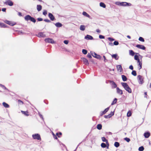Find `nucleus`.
Masks as SVG:
<instances>
[{
  "label": "nucleus",
  "mask_w": 151,
  "mask_h": 151,
  "mask_svg": "<svg viewBox=\"0 0 151 151\" xmlns=\"http://www.w3.org/2000/svg\"><path fill=\"white\" fill-rule=\"evenodd\" d=\"M4 4L6 5H8L10 6H12L13 5V2L10 0H6V1L4 2Z\"/></svg>",
  "instance_id": "nucleus-7"
},
{
  "label": "nucleus",
  "mask_w": 151,
  "mask_h": 151,
  "mask_svg": "<svg viewBox=\"0 0 151 151\" xmlns=\"http://www.w3.org/2000/svg\"><path fill=\"white\" fill-rule=\"evenodd\" d=\"M109 107H108L106 109L104 110V111H103L101 112V114H100V115L101 116H102L103 114H105L109 110Z\"/></svg>",
  "instance_id": "nucleus-14"
},
{
  "label": "nucleus",
  "mask_w": 151,
  "mask_h": 151,
  "mask_svg": "<svg viewBox=\"0 0 151 151\" xmlns=\"http://www.w3.org/2000/svg\"><path fill=\"white\" fill-rule=\"evenodd\" d=\"M31 17L29 15H27L25 16L24 17V19L25 20L27 21H28V20H30V19Z\"/></svg>",
  "instance_id": "nucleus-16"
},
{
  "label": "nucleus",
  "mask_w": 151,
  "mask_h": 151,
  "mask_svg": "<svg viewBox=\"0 0 151 151\" xmlns=\"http://www.w3.org/2000/svg\"><path fill=\"white\" fill-rule=\"evenodd\" d=\"M139 69H140L142 68V63L141 62L139 63Z\"/></svg>",
  "instance_id": "nucleus-48"
},
{
  "label": "nucleus",
  "mask_w": 151,
  "mask_h": 151,
  "mask_svg": "<svg viewBox=\"0 0 151 151\" xmlns=\"http://www.w3.org/2000/svg\"><path fill=\"white\" fill-rule=\"evenodd\" d=\"M44 21L46 22H48V23L51 22V21L50 20H49V19H45L44 20Z\"/></svg>",
  "instance_id": "nucleus-49"
},
{
  "label": "nucleus",
  "mask_w": 151,
  "mask_h": 151,
  "mask_svg": "<svg viewBox=\"0 0 151 151\" xmlns=\"http://www.w3.org/2000/svg\"><path fill=\"white\" fill-rule=\"evenodd\" d=\"M139 40L142 42H144L145 41L144 39L142 37H139Z\"/></svg>",
  "instance_id": "nucleus-39"
},
{
  "label": "nucleus",
  "mask_w": 151,
  "mask_h": 151,
  "mask_svg": "<svg viewBox=\"0 0 151 151\" xmlns=\"http://www.w3.org/2000/svg\"><path fill=\"white\" fill-rule=\"evenodd\" d=\"M124 140L127 141V142H129L130 141V139L129 138L126 137L124 139Z\"/></svg>",
  "instance_id": "nucleus-46"
},
{
  "label": "nucleus",
  "mask_w": 151,
  "mask_h": 151,
  "mask_svg": "<svg viewBox=\"0 0 151 151\" xmlns=\"http://www.w3.org/2000/svg\"><path fill=\"white\" fill-rule=\"evenodd\" d=\"M4 85H3L1 84H0V86L3 88L4 87Z\"/></svg>",
  "instance_id": "nucleus-62"
},
{
  "label": "nucleus",
  "mask_w": 151,
  "mask_h": 151,
  "mask_svg": "<svg viewBox=\"0 0 151 151\" xmlns=\"http://www.w3.org/2000/svg\"><path fill=\"white\" fill-rule=\"evenodd\" d=\"M132 115V113L131 112L129 111H128L127 114V116L128 117H129L131 116Z\"/></svg>",
  "instance_id": "nucleus-38"
},
{
  "label": "nucleus",
  "mask_w": 151,
  "mask_h": 151,
  "mask_svg": "<svg viewBox=\"0 0 151 151\" xmlns=\"http://www.w3.org/2000/svg\"><path fill=\"white\" fill-rule=\"evenodd\" d=\"M82 59L85 65H88L89 64L88 61L86 58H82Z\"/></svg>",
  "instance_id": "nucleus-12"
},
{
  "label": "nucleus",
  "mask_w": 151,
  "mask_h": 151,
  "mask_svg": "<svg viewBox=\"0 0 151 151\" xmlns=\"http://www.w3.org/2000/svg\"><path fill=\"white\" fill-rule=\"evenodd\" d=\"M111 116H112V115H111L109 114V115H105L104 116V117L105 118L108 119V118H110Z\"/></svg>",
  "instance_id": "nucleus-35"
},
{
  "label": "nucleus",
  "mask_w": 151,
  "mask_h": 151,
  "mask_svg": "<svg viewBox=\"0 0 151 151\" xmlns=\"http://www.w3.org/2000/svg\"><path fill=\"white\" fill-rule=\"evenodd\" d=\"M111 57L113 58H114L116 60H118L119 59V57H118L117 54H114L111 55Z\"/></svg>",
  "instance_id": "nucleus-15"
},
{
  "label": "nucleus",
  "mask_w": 151,
  "mask_h": 151,
  "mask_svg": "<svg viewBox=\"0 0 151 151\" xmlns=\"http://www.w3.org/2000/svg\"><path fill=\"white\" fill-rule=\"evenodd\" d=\"M48 16L51 21H53L55 19L53 15L51 13H49Z\"/></svg>",
  "instance_id": "nucleus-10"
},
{
  "label": "nucleus",
  "mask_w": 151,
  "mask_h": 151,
  "mask_svg": "<svg viewBox=\"0 0 151 151\" xmlns=\"http://www.w3.org/2000/svg\"><path fill=\"white\" fill-rule=\"evenodd\" d=\"M39 115L40 116V117L41 118H42V120H43V117L40 114V113H39Z\"/></svg>",
  "instance_id": "nucleus-57"
},
{
  "label": "nucleus",
  "mask_w": 151,
  "mask_h": 151,
  "mask_svg": "<svg viewBox=\"0 0 151 151\" xmlns=\"http://www.w3.org/2000/svg\"><path fill=\"white\" fill-rule=\"evenodd\" d=\"M55 26L58 27H60L62 26V24L60 22H57L55 24Z\"/></svg>",
  "instance_id": "nucleus-24"
},
{
  "label": "nucleus",
  "mask_w": 151,
  "mask_h": 151,
  "mask_svg": "<svg viewBox=\"0 0 151 151\" xmlns=\"http://www.w3.org/2000/svg\"><path fill=\"white\" fill-rule=\"evenodd\" d=\"M91 55L93 56L97 59H101V56L99 55H97L96 53L94 52H91Z\"/></svg>",
  "instance_id": "nucleus-3"
},
{
  "label": "nucleus",
  "mask_w": 151,
  "mask_h": 151,
  "mask_svg": "<svg viewBox=\"0 0 151 151\" xmlns=\"http://www.w3.org/2000/svg\"><path fill=\"white\" fill-rule=\"evenodd\" d=\"M0 27L6 28L7 27V25L4 23H1L0 26Z\"/></svg>",
  "instance_id": "nucleus-31"
},
{
  "label": "nucleus",
  "mask_w": 151,
  "mask_h": 151,
  "mask_svg": "<svg viewBox=\"0 0 151 151\" xmlns=\"http://www.w3.org/2000/svg\"><path fill=\"white\" fill-rule=\"evenodd\" d=\"M119 44V43L118 41H115L114 42L113 45H118Z\"/></svg>",
  "instance_id": "nucleus-43"
},
{
  "label": "nucleus",
  "mask_w": 151,
  "mask_h": 151,
  "mask_svg": "<svg viewBox=\"0 0 151 151\" xmlns=\"http://www.w3.org/2000/svg\"><path fill=\"white\" fill-rule=\"evenodd\" d=\"M82 52L84 54L86 55L87 53V51L86 50L83 49Z\"/></svg>",
  "instance_id": "nucleus-41"
},
{
  "label": "nucleus",
  "mask_w": 151,
  "mask_h": 151,
  "mask_svg": "<svg viewBox=\"0 0 151 151\" xmlns=\"http://www.w3.org/2000/svg\"><path fill=\"white\" fill-rule=\"evenodd\" d=\"M47 14V11L46 10H44L43 12V14L44 15H46Z\"/></svg>",
  "instance_id": "nucleus-47"
},
{
  "label": "nucleus",
  "mask_w": 151,
  "mask_h": 151,
  "mask_svg": "<svg viewBox=\"0 0 151 151\" xmlns=\"http://www.w3.org/2000/svg\"><path fill=\"white\" fill-rule=\"evenodd\" d=\"M114 145L116 147H118L119 146V143L118 142H116L114 143Z\"/></svg>",
  "instance_id": "nucleus-33"
},
{
  "label": "nucleus",
  "mask_w": 151,
  "mask_h": 151,
  "mask_svg": "<svg viewBox=\"0 0 151 151\" xmlns=\"http://www.w3.org/2000/svg\"><path fill=\"white\" fill-rule=\"evenodd\" d=\"M129 68L132 70H133V66L132 65H130L129 66Z\"/></svg>",
  "instance_id": "nucleus-56"
},
{
  "label": "nucleus",
  "mask_w": 151,
  "mask_h": 151,
  "mask_svg": "<svg viewBox=\"0 0 151 151\" xmlns=\"http://www.w3.org/2000/svg\"><path fill=\"white\" fill-rule=\"evenodd\" d=\"M109 45L111 46H114L113 44L111 42H109Z\"/></svg>",
  "instance_id": "nucleus-55"
},
{
  "label": "nucleus",
  "mask_w": 151,
  "mask_h": 151,
  "mask_svg": "<svg viewBox=\"0 0 151 151\" xmlns=\"http://www.w3.org/2000/svg\"><path fill=\"white\" fill-rule=\"evenodd\" d=\"M129 55L132 56H134L135 54L134 52L132 50H129Z\"/></svg>",
  "instance_id": "nucleus-29"
},
{
  "label": "nucleus",
  "mask_w": 151,
  "mask_h": 151,
  "mask_svg": "<svg viewBox=\"0 0 151 151\" xmlns=\"http://www.w3.org/2000/svg\"><path fill=\"white\" fill-rule=\"evenodd\" d=\"M117 92L120 95H122L123 94L122 91L118 87L116 88Z\"/></svg>",
  "instance_id": "nucleus-17"
},
{
  "label": "nucleus",
  "mask_w": 151,
  "mask_h": 151,
  "mask_svg": "<svg viewBox=\"0 0 151 151\" xmlns=\"http://www.w3.org/2000/svg\"><path fill=\"white\" fill-rule=\"evenodd\" d=\"M132 74L134 76L137 75L136 72L135 70H133L132 72Z\"/></svg>",
  "instance_id": "nucleus-40"
},
{
  "label": "nucleus",
  "mask_w": 151,
  "mask_h": 151,
  "mask_svg": "<svg viewBox=\"0 0 151 151\" xmlns=\"http://www.w3.org/2000/svg\"><path fill=\"white\" fill-rule=\"evenodd\" d=\"M37 19L38 21H41L43 20V19L41 18H37Z\"/></svg>",
  "instance_id": "nucleus-54"
},
{
  "label": "nucleus",
  "mask_w": 151,
  "mask_h": 151,
  "mask_svg": "<svg viewBox=\"0 0 151 151\" xmlns=\"http://www.w3.org/2000/svg\"><path fill=\"white\" fill-rule=\"evenodd\" d=\"M102 140V141L104 142H105L106 143V144L107 145H109V143H108V140L106 139V138L104 137H103L101 138Z\"/></svg>",
  "instance_id": "nucleus-19"
},
{
  "label": "nucleus",
  "mask_w": 151,
  "mask_h": 151,
  "mask_svg": "<svg viewBox=\"0 0 151 151\" xmlns=\"http://www.w3.org/2000/svg\"><path fill=\"white\" fill-rule=\"evenodd\" d=\"M109 114L111 115H112V116L113 115H114V112H112V111H111V112Z\"/></svg>",
  "instance_id": "nucleus-59"
},
{
  "label": "nucleus",
  "mask_w": 151,
  "mask_h": 151,
  "mask_svg": "<svg viewBox=\"0 0 151 151\" xmlns=\"http://www.w3.org/2000/svg\"><path fill=\"white\" fill-rule=\"evenodd\" d=\"M127 38H129V39H130L131 38V37L129 35H127Z\"/></svg>",
  "instance_id": "nucleus-64"
},
{
  "label": "nucleus",
  "mask_w": 151,
  "mask_h": 151,
  "mask_svg": "<svg viewBox=\"0 0 151 151\" xmlns=\"http://www.w3.org/2000/svg\"><path fill=\"white\" fill-rule=\"evenodd\" d=\"M4 22L6 24L11 26H13L16 24V23L13 22L11 21H9L8 20H5Z\"/></svg>",
  "instance_id": "nucleus-8"
},
{
  "label": "nucleus",
  "mask_w": 151,
  "mask_h": 151,
  "mask_svg": "<svg viewBox=\"0 0 151 151\" xmlns=\"http://www.w3.org/2000/svg\"><path fill=\"white\" fill-rule=\"evenodd\" d=\"M37 36L38 37H45L46 36V35L45 34H44V33H43V32H40L37 35Z\"/></svg>",
  "instance_id": "nucleus-11"
},
{
  "label": "nucleus",
  "mask_w": 151,
  "mask_h": 151,
  "mask_svg": "<svg viewBox=\"0 0 151 151\" xmlns=\"http://www.w3.org/2000/svg\"><path fill=\"white\" fill-rule=\"evenodd\" d=\"M100 6L101 7H103L104 8H105L106 7V5L103 2L100 3Z\"/></svg>",
  "instance_id": "nucleus-30"
},
{
  "label": "nucleus",
  "mask_w": 151,
  "mask_h": 151,
  "mask_svg": "<svg viewBox=\"0 0 151 151\" xmlns=\"http://www.w3.org/2000/svg\"><path fill=\"white\" fill-rule=\"evenodd\" d=\"M99 37L100 39H104L105 38L104 36L101 35H99Z\"/></svg>",
  "instance_id": "nucleus-51"
},
{
  "label": "nucleus",
  "mask_w": 151,
  "mask_h": 151,
  "mask_svg": "<svg viewBox=\"0 0 151 151\" xmlns=\"http://www.w3.org/2000/svg\"><path fill=\"white\" fill-rule=\"evenodd\" d=\"M85 29V27L84 25H81L80 26V29L81 30L84 31Z\"/></svg>",
  "instance_id": "nucleus-28"
},
{
  "label": "nucleus",
  "mask_w": 151,
  "mask_h": 151,
  "mask_svg": "<svg viewBox=\"0 0 151 151\" xmlns=\"http://www.w3.org/2000/svg\"><path fill=\"white\" fill-rule=\"evenodd\" d=\"M101 146L103 148H105L106 147V145L105 143H102L101 144Z\"/></svg>",
  "instance_id": "nucleus-42"
},
{
  "label": "nucleus",
  "mask_w": 151,
  "mask_h": 151,
  "mask_svg": "<svg viewBox=\"0 0 151 151\" xmlns=\"http://www.w3.org/2000/svg\"><path fill=\"white\" fill-rule=\"evenodd\" d=\"M4 85H3L1 84H0V86L3 88L4 87Z\"/></svg>",
  "instance_id": "nucleus-61"
},
{
  "label": "nucleus",
  "mask_w": 151,
  "mask_h": 151,
  "mask_svg": "<svg viewBox=\"0 0 151 151\" xmlns=\"http://www.w3.org/2000/svg\"><path fill=\"white\" fill-rule=\"evenodd\" d=\"M87 56L88 58H92L91 55L89 53H88Z\"/></svg>",
  "instance_id": "nucleus-50"
},
{
  "label": "nucleus",
  "mask_w": 151,
  "mask_h": 151,
  "mask_svg": "<svg viewBox=\"0 0 151 151\" xmlns=\"http://www.w3.org/2000/svg\"><path fill=\"white\" fill-rule=\"evenodd\" d=\"M6 8H4L2 9L1 10L3 12H6Z\"/></svg>",
  "instance_id": "nucleus-53"
},
{
  "label": "nucleus",
  "mask_w": 151,
  "mask_h": 151,
  "mask_svg": "<svg viewBox=\"0 0 151 151\" xmlns=\"http://www.w3.org/2000/svg\"><path fill=\"white\" fill-rule=\"evenodd\" d=\"M137 78L139 83L142 84L143 83V79L141 75H138L137 76Z\"/></svg>",
  "instance_id": "nucleus-4"
},
{
  "label": "nucleus",
  "mask_w": 151,
  "mask_h": 151,
  "mask_svg": "<svg viewBox=\"0 0 151 151\" xmlns=\"http://www.w3.org/2000/svg\"><path fill=\"white\" fill-rule=\"evenodd\" d=\"M112 88H115L116 87L117 85L116 83L114 81H112L111 82Z\"/></svg>",
  "instance_id": "nucleus-21"
},
{
  "label": "nucleus",
  "mask_w": 151,
  "mask_h": 151,
  "mask_svg": "<svg viewBox=\"0 0 151 151\" xmlns=\"http://www.w3.org/2000/svg\"><path fill=\"white\" fill-rule=\"evenodd\" d=\"M122 80L124 81H125L127 80V78L126 76L124 75H122Z\"/></svg>",
  "instance_id": "nucleus-25"
},
{
  "label": "nucleus",
  "mask_w": 151,
  "mask_h": 151,
  "mask_svg": "<svg viewBox=\"0 0 151 151\" xmlns=\"http://www.w3.org/2000/svg\"><path fill=\"white\" fill-rule=\"evenodd\" d=\"M134 59L136 60H138L139 59L138 56L137 55H135L134 56Z\"/></svg>",
  "instance_id": "nucleus-45"
},
{
  "label": "nucleus",
  "mask_w": 151,
  "mask_h": 151,
  "mask_svg": "<svg viewBox=\"0 0 151 151\" xmlns=\"http://www.w3.org/2000/svg\"><path fill=\"white\" fill-rule=\"evenodd\" d=\"M4 85H3L1 84H0V86L3 88L4 87Z\"/></svg>",
  "instance_id": "nucleus-60"
},
{
  "label": "nucleus",
  "mask_w": 151,
  "mask_h": 151,
  "mask_svg": "<svg viewBox=\"0 0 151 151\" xmlns=\"http://www.w3.org/2000/svg\"><path fill=\"white\" fill-rule=\"evenodd\" d=\"M117 68L118 70H120V71H121V70L122 69V66L121 65H119L117 66Z\"/></svg>",
  "instance_id": "nucleus-27"
},
{
  "label": "nucleus",
  "mask_w": 151,
  "mask_h": 151,
  "mask_svg": "<svg viewBox=\"0 0 151 151\" xmlns=\"http://www.w3.org/2000/svg\"><path fill=\"white\" fill-rule=\"evenodd\" d=\"M85 38L87 40H92L93 39V37L91 35H87L85 37Z\"/></svg>",
  "instance_id": "nucleus-13"
},
{
  "label": "nucleus",
  "mask_w": 151,
  "mask_h": 151,
  "mask_svg": "<svg viewBox=\"0 0 151 151\" xmlns=\"http://www.w3.org/2000/svg\"><path fill=\"white\" fill-rule=\"evenodd\" d=\"M102 125L101 124H98L97 125V128L99 130H100L102 129Z\"/></svg>",
  "instance_id": "nucleus-32"
},
{
  "label": "nucleus",
  "mask_w": 151,
  "mask_h": 151,
  "mask_svg": "<svg viewBox=\"0 0 151 151\" xmlns=\"http://www.w3.org/2000/svg\"><path fill=\"white\" fill-rule=\"evenodd\" d=\"M2 105L6 108H8L9 107V105L5 102H3Z\"/></svg>",
  "instance_id": "nucleus-23"
},
{
  "label": "nucleus",
  "mask_w": 151,
  "mask_h": 151,
  "mask_svg": "<svg viewBox=\"0 0 151 151\" xmlns=\"http://www.w3.org/2000/svg\"><path fill=\"white\" fill-rule=\"evenodd\" d=\"M150 135V133L149 132H146L144 134V136L145 138H148Z\"/></svg>",
  "instance_id": "nucleus-20"
},
{
  "label": "nucleus",
  "mask_w": 151,
  "mask_h": 151,
  "mask_svg": "<svg viewBox=\"0 0 151 151\" xmlns=\"http://www.w3.org/2000/svg\"><path fill=\"white\" fill-rule=\"evenodd\" d=\"M42 9V6L40 5H37V9L38 12L40 11Z\"/></svg>",
  "instance_id": "nucleus-18"
},
{
  "label": "nucleus",
  "mask_w": 151,
  "mask_h": 151,
  "mask_svg": "<svg viewBox=\"0 0 151 151\" xmlns=\"http://www.w3.org/2000/svg\"><path fill=\"white\" fill-rule=\"evenodd\" d=\"M30 20L34 23H35L36 22V19L32 17H31Z\"/></svg>",
  "instance_id": "nucleus-36"
},
{
  "label": "nucleus",
  "mask_w": 151,
  "mask_h": 151,
  "mask_svg": "<svg viewBox=\"0 0 151 151\" xmlns=\"http://www.w3.org/2000/svg\"><path fill=\"white\" fill-rule=\"evenodd\" d=\"M115 4L118 6H131V4L130 3H128L126 2H116Z\"/></svg>",
  "instance_id": "nucleus-2"
},
{
  "label": "nucleus",
  "mask_w": 151,
  "mask_h": 151,
  "mask_svg": "<svg viewBox=\"0 0 151 151\" xmlns=\"http://www.w3.org/2000/svg\"><path fill=\"white\" fill-rule=\"evenodd\" d=\"M96 31L97 32L99 33H100L101 32L100 30L99 29H96Z\"/></svg>",
  "instance_id": "nucleus-58"
},
{
  "label": "nucleus",
  "mask_w": 151,
  "mask_h": 151,
  "mask_svg": "<svg viewBox=\"0 0 151 151\" xmlns=\"http://www.w3.org/2000/svg\"><path fill=\"white\" fill-rule=\"evenodd\" d=\"M108 40L111 42H112L114 41L115 40L112 38L109 37L108 38Z\"/></svg>",
  "instance_id": "nucleus-44"
},
{
  "label": "nucleus",
  "mask_w": 151,
  "mask_h": 151,
  "mask_svg": "<svg viewBox=\"0 0 151 151\" xmlns=\"http://www.w3.org/2000/svg\"><path fill=\"white\" fill-rule=\"evenodd\" d=\"M144 148L143 146H141L139 147L138 150L139 151H143L144 150Z\"/></svg>",
  "instance_id": "nucleus-37"
},
{
  "label": "nucleus",
  "mask_w": 151,
  "mask_h": 151,
  "mask_svg": "<svg viewBox=\"0 0 151 151\" xmlns=\"http://www.w3.org/2000/svg\"><path fill=\"white\" fill-rule=\"evenodd\" d=\"M65 44H68V43L69 41L67 40H65L63 42Z\"/></svg>",
  "instance_id": "nucleus-52"
},
{
  "label": "nucleus",
  "mask_w": 151,
  "mask_h": 151,
  "mask_svg": "<svg viewBox=\"0 0 151 151\" xmlns=\"http://www.w3.org/2000/svg\"><path fill=\"white\" fill-rule=\"evenodd\" d=\"M32 137L34 139H37L38 140H41L40 135L38 134H33Z\"/></svg>",
  "instance_id": "nucleus-5"
},
{
  "label": "nucleus",
  "mask_w": 151,
  "mask_h": 151,
  "mask_svg": "<svg viewBox=\"0 0 151 151\" xmlns=\"http://www.w3.org/2000/svg\"><path fill=\"white\" fill-rule=\"evenodd\" d=\"M83 15L85 16L86 17L89 18L90 19H91V18L90 16L86 12H83Z\"/></svg>",
  "instance_id": "nucleus-22"
},
{
  "label": "nucleus",
  "mask_w": 151,
  "mask_h": 151,
  "mask_svg": "<svg viewBox=\"0 0 151 151\" xmlns=\"http://www.w3.org/2000/svg\"><path fill=\"white\" fill-rule=\"evenodd\" d=\"M3 88L7 90L8 91H9L5 86H4V87Z\"/></svg>",
  "instance_id": "nucleus-63"
},
{
  "label": "nucleus",
  "mask_w": 151,
  "mask_h": 151,
  "mask_svg": "<svg viewBox=\"0 0 151 151\" xmlns=\"http://www.w3.org/2000/svg\"><path fill=\"white\" fill-rule=\"evenodd\" d=\"M45 41L46 42H48L50 43H54L55 41L52 39L49 38H47L45 40Z\"/></svg>",
  "instance_id": "nucleus-6"
},
{
  "label": "nucleus",
  "mask_w": 151,
  "mask_h": 151,
  "mask_svg": "<svg viewBox=\"0 0 151 151\" xmlns=\"http://www.w3.org/2000/svg\"><path fill=\"white\" fill-rule=\"evenodd\" d=\"M21 112L22 114H24L26 116H29L28 113L27 111H21Z\"/></svg>",
  "instance_id": "nucleus-26"
},
{
  "label": "nucleus",
  "mask_w": 151,
  "mask_h": 151,
  "mask_svg": "<svg viewBox=\"0 0 151 151\" xmlns=\"http://www.w3.org/2000/svg\"><path fill=\"white\" fill-rule=\"evenodd\" d=\"M117 100V99L116 98H115L114 99V101H113L112 103L111 104V105H113L115 104H116V103Z\"/></svg>",
  "instance_id": "nucleus-34"
},
{
  "label": "nucleus",
  "mask_w": 151,
  "mask_h": 151,
  "mask_svg": "<svg viewBox=\"0 0 151 151\" xmlns=\"http://www.w3.org/2000/svg\"><path fill=\"white\" fill-rule=\"evenodd\" d=\"M136 47H137L138 48L142 49L143 50H145V47L142 45H136Z\"/></svg>",
  "instance_id": "nucleus-9"
},
{
  "label": "nucleus",
  "mask_w": 151,
  "mask_h": 151,
  "mask_svg": "<svg viewBox=\"0 0 151 151\" xmlns=\"http://www.w3.org/2000/svg\"><path fill=\"white\" fill-rule=\"evenodd\" d=\"M121 84L127 91L129 93H132L131 89L129 88L127 83H122Z\"/></svg>",
  "instance_id": "nucleus-1"
}]
</instances>
